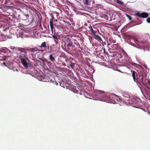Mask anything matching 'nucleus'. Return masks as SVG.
Returning <instances> with one entry per match:
<instances>
[{
    "instance_id": "obj_8",
    "label": "nucleus",
    "mask_w": 150,
    "mask_h": 150,
    "mask_svg": "<svg viewBox=\"0 0 150 150\" xmlns=\"http://www.w3.org/2000/svg\"><path fill=\"white\" fill-rule=\"evenodd\" d=\"M136 15L138 17L143 18H145L148 17V14L146 12H143L140 13L139 12H138L136 13Z\"/></svg>"
},
{
    "instance_id": "obj_17",
    "label": "nucleus",
    "mask_w": 150,
    "mask_h": 150,
    "mask_svg": "<svg viewBox=\"0 0 150 150\" xmlns=\"http://www.w3.org/2000/svg\"><path fill=\"white\" fill-rule=\"evenodd\" d=\"M84 3L85 5H90L91 4V0H83Z\"/></svg>"
},
{
    "instance_id": "obj_2",
    "label": "nucleus",
    "mask_w": 150,
    "mask_h": 150,
    "mask_svg": "<svg viewBox=\"0 0 150 150\" xmlns=\"http://www.w3.org/2000/svg\"><path fill=\"white\" fill-rule=\"evenodd\" d=\"M139 98L134 96L130 100H127L125 102L126 105H130L134 107L137 108V106H138L139 103Z\"/></svg>"
},
{
    "instance_id": "obj_41",
    "label": "nucleus",
    "mask_w": 150,
    "mask_h": 150,
    "mask_svg": "<svg viewBox=\"0 0 150 150\" xmlns=\"http://www.w3.org/2000/svg\"><path fill=\"white\" fill-rule=\"evenodd\" d=\"M57 21V20H55V21Z\"/></svg>"
},
{
    "instance_id": "obj_39",
    "label": "nucleus",
    "mask_w": 150,
    "mask_h": 150,
    "mask_svg": "<svg viewBox=\"0 0 150 150\" xmlns=\"http://www.w3.org/2000/svg\"><path fill=\"white\" fill-rule=\"evenodd\" d=\"M16 70L17 71H18V69H16Z\"/></svg>"
},
{
    "instance_id": "obj_21",
    "label": "nucleus",
    "mask_w": 150,
    "mask_h": 150,
    "mask_svg": "<svg viewBox=\"0 0 150 150\" xmlns=\"http://www.w3.org/2000/svg\"><path fill=\"white\" fill-rule=\"evenodd\" d=\"M23 18L24 20H26L29 17V15L28 14H26L25 13L23 14Z\"/></svg>"
},
{
    "instance_id": "obj_6",
    "label": "nucleus",
    "mask_w": 150,
    "mask_h": 150,
    "mask_svg": "<svg viewBox=\"0 0 150 150\" xmlns=\"http://www.w3.org/2000/svg\"><path fill=\"white\" fill-rule=\"evenodd\" d=\"M30 51L32 53L31 54L33 57L35 56V55L41 51L37 47H35L34 48H30L29 49Z\"/></svg>"
},
{
    "instance_id": "obj_5",
    "label": "nucleus",
    "mask_w": 150,
    "mask_h": 150,
    "mask_svg": "<svg viewBox=\"0 0 150 150\" xmlns=\"http://www.w3.org/2000/svg\"><path fill=\"white\" fill-rule=\"evenodd\" d=\"M37 79L38 80L43 82H47L50 83L52 82L54 84H55V83H56V85H57L58 84V83H57L56 82H54L53 80H49L47 79L44 77L43 76H38Z\"/></svg>"
},
{
    "instance_id": "obj_35",
    "label": "nucleus",
    "mask_w": 150,
    "mask_h": 150,
    "mask_svg": "<svg viewBox=\"0 0 150 150\" xmlns=\"http://www.w3.org/2000/svg\"><path fill=\"white\" fill-rule=\"evenodd\" d=\"M68 45L69 46H71V45L69 44H68Z\"/></svg>"
},
{
    "instance_id": "obj_11",
    "label": "nucleus",
    "mask_w": 150,
    "mask_h": 150,
    "mask_svg": "<svg viewBox=\"0 0 150 150\" xmlns=\"http://www.w3.org/2000/svg\"><path fill=\"white\" fill-rule=\"evenodd\" d=\"M133 40L137 44H145L146 43L145 41H142L140 40H139L135 38H134Z\"/></svg>"
},
{
    "instance_id": "obj_36",
    "label": "nucleus",
    "mask_w": 150,
    "mask_h": 150,
    "mask_svg": "<svg viewBox=\"0 0 150 150\" xmlns=\"http://www.w3.org/2000/svg\"><path fill=\"white\" fill-rule=\"evenodd\" d=\"M116 42V41L115 40L113 42V43H115Z\"/></svg>"
},
{
    "instance_id": "obj_26",
    "label": "nucleus",
    "mask_w": 150,
    "mask_h": 150,
    "mask_svg": "<svg viewBox=\"0 0 150 150\" xmlns=\"http://www.w3.org/2000/svg\"><path fill=\"white\" fill-rule=\"evenodd\" d=\"M56 27L58 29H60L62 28V26L60 25H56Z\"/></svg>"
},
{
    "instance_id": "obj_29",
    "label": "nucleus",
    "mask_w": 150,
    "mask_h": 150,
    "mask_svg": "<svg viewBox=\"0 0 150 150\" xmlns=\"http://www.w3.org/2000/svg\"><path fill=\"white\" fill-rule=\"evenodd\" d=\"M146 21L148 23H150V18H148L147 19Z\"/></svg>"
},
{
    "instance_id": "obj_9",
    "label": "nucleus",
    "mask_w": 150,
    "mask_h": 150,
    "mask_svg": "<svg viewBox=\"0 0 150 150\" xmlns=\"http://www.w3.org/2000/svg\"><path fill=\"white\" fill-rule=\"evenodd\" d=\"M115 98H113V100H111V101H110V103L117 104V103L118 102L120 101L121 100L120 96H119L115 95Z\"/></svg>"
},
{
    "instance_id": "obj_33",
    "label": "nucleus",
    "mask_w": 150,
    "mask_h": 150,
    "mask_svg": "<svg viewBox=\"0 0 150 150\" xmlns=\"http://www.w3.org/2000/svg\"><path fill=\"white\" fill-rule=\"evenodd\" d=\"M63 65L64 66H66V65L65 63H64L63 64Z\"/></svg>"
},
{
    "instance_id": "obj_15",
    "label": "nucleus",
    "mask_w": 150,
    "mask_h": 150,
    "mask_svg": "<svg viewBox=\"0 0 150 150\" xmlns=\"http://www.w3.org/2000/svg\"><path fill=\"white\" fill-rule=\"evenodd\" d=\"M47 47V45L46 42H44L41 43L40 46V48H46Z\"/></svg>"
},
{
    "instance_id": "obj_3",
    "label": "nucleus",
    "mask_w": 150,
    "mask_h": 150,
    "mask_svg": "<svg viewBox=\"0 0 150 150\" xmlns=\"http://www.w3.org/2000/svg\"><path fill=\"white\" fill-rule=\"evenodd\" d=\"M96 100H99L106 102L107 94L102 91H98L95 94Z\"/></svg>"
},
{
    "instance_id": "obj_30",
    "label": "nucleus",
    "mask_w": 150,
    "mask_h": 150,
    "mask_svg": "<svg viewBox=\"0 0 150 150\" xmlns=\"http://www.w3.org/2000/svg\"><path fill=\"white\" fill-rule=\"evenodd\" d=\"M96 37L100 40L102 41V39H101V38L98 35H97L96 36Z\"/></svg>"
},
{
    "instance_id": "obj_28",
    "label": "nucleus",
    "mask_w": 150,
    "mask_h": 150,
    "mask_svg": "<svg viewBox=\"0 0 150 150\" xmlns=\"http://www.w3.org/2000/svg\"><path fill=\"white\" fill-rule=\"evenodd\" d=\"M11 49L13 50V51H14L15 49L16 48L17 49V47H15L14 46H11Z\"/></svg>"
},
{
    "instance_id": "obj_4",
    "label": "nucleus",
    "mask_w": 150,
    "mask_h": 150,
    "mask_svg": "<svg viewBox=\"0 0 150 150\" xmlns=\"http://www.w3.org/2000/svg\"><path fill=\"white\" fill-rule=\"evenodd\" d=\"M136 81V83H138L141 86L145 85L148 82H150L148 80L147 82L145 78H144V76L141 74H140L139 75V76H137Z\"/></svg>"
},
{
    "instance_id": "obj_32",
    "label": "nucleus",
    "mask_w": 150,
    "mask_h": 150,
    "mask_svg": "<svg viewBox=\"0 0 150 150\" xmlns=\"http://www.w3.org/2000/svg\"><path fill=\"white\" fill-rule=\"evenodd\" d=\"M144 67L145 68H147V66H146V65H144Z\"/></svg>"
},
{
    "instance_id": "obj_40",
    "label": "nucleus",
    "mask_w": 150,
    "mask_h": 150,
    "mask_svg": "<svg viewBox=\"0 0 150 150\" xmlns=\"http://www.w3.org/2000/svg\"><path fill=\"white\" fill-rule=\"evenodd\" d=\"M104 44H105L106 42H104Z\"/></svg>"
},
{
    "instance_id": "obj_16",
    "label": "nucleus",
    "mask_w": 150,
    "mask_h": 150,
    "mask_svg": "<svg viewBox=\"0 0 150 150\" xmlns=\"http://www.w3.org/2000/svg\"><path fill=\"white\" fill-rule=\"evenodd\" d=\"M52 36L54 39V41L55 43L56 44H58V38L57 36L56 35H53Z\"/></svg>"
},
{
    "instance_id": "obj_34",
    "label": "nucleus",
    "mask_w": 150,
    "mask_h": 150,
    "mask_svg": "<svg viewBox=\"0 0 150 150\" xmlns=\"http://www.w3.org/2000/svg\"><path fill=\"white\" fill-rule=\"evenodd\" d=\"M103 51H104V53H105V48H104L103 49Z\"/></svg>"
},
{
    "instance_id": "obj_25",
    "label": "nucleus",
    "mask_w": 150,
    "mask_h": 150,
    "mask_svg": "<svg viewBox=\"0 0 150 150\" xmlns=\"http://www.w3.org/2000/svg\"><path fill=\"white\" fill-rule=\"evenodd\" d=\"M125 57L126 59V61H129V57L128 56V55L127 54H125Z\"/></svg>"
},
{
    "instance_id": "obj_38",
    "label": "nucleus",
    "mask_w": 150,
    "mask_h": 150,
    "mask_svg": "<svg viewBox=\"0 0 150 150\" xmlns=\"http://www.w3.org/2000/svg\"><path fill=\"white\" fill-rule=\"evenodd\" d=\"M110 21H112V18H110Z\"/></svg>"
},
{
    "instance_id": "obj_42",
    "label": "nucleus",
    "mask_w": 150,
    "mask_h": 150,
    "mask_svg": "<svg viewBox=\"0 0 150 150\" xmlns=\"http://www.w3.org/2000/svg\"><path fill=\"white\" fill-rule=\"evenodd\" d=\"M9 58V57H8L7 59H8Z\"/></svg>"
},
{
    "instance_id": "obj_27",
    "label": "nucleus",
    "mask_w": 150,
    "mask_h": 150,
    "mask_svg": "<svg viewBox=\"0 0 150 150\" xmlns=\"http://www.w3.org/2000/svg\"><path fill=\"white\" fill-rule=\"evenodd\" d=\"M126 16L129 18V20H131L132 19V18L131 16H130L129 15L126 14Z\"/></svg>"
},
{
    "instance_id": "obj_19",
    "label": "nucleus",
    "mask_w": 150,
    "mask_h": 150,
    "mask_svg": "<svg viewBox=\"0 0 150 150\" xmlns=\"http://www.w3.org/2000/svg\"><path fill=\"white\" fill-rule=\"evenodd\" d=\"M53 13L56 16L58 19L62 18L61 16V14L60 13H58L56 11L54 12Z\"/></svg>"
},
{
    "instance_id": "obj_14",
    "label": "nucleus",
    "mask_w": 150,
    "mask_h": 150,
    "mask_svg": "<svg viewBox=\"0 0 150 150\" xmlns=\"http://www.w3.org/2000/svg\"><path fill=\"white\" fill-rule=\"evenodd\" d=\"M114 1L117 4L124 7H126V4H124L123 2L119 0H114Z\"/></svg>"
},
{
    "instance_id": "obj_10",
    "label": "nucleus",
    "mask_w": 150,
    "mask_h": 150,
    "mask_svg": "<svg viewBox=\"0 0 150 150\" xmlns=\"http://www.w3.org/2000/svg\"><path fill=\"white\" fill-rule=\"evenodd\" d=\"M128 43L130 45H131L133 46H134L136 48H137L138 49H139L140 50L143 49L144 52L145 51V49H144L145 48V47H148V46H146L145 47L144 46H140L139 45H138L137 46H136L134 43H133L132 42H128Z\"/></svg>"
},
{
    "instance_id": "obj_7",
    "label": "nucleus",
    "mask_w": 150,
    "mask_h": 150,
    "mask_svg": "<svg viewBox=\"0 0 150 150\" xmlns=\"http://www.w3.org/2000/svg\"><path fill=\"white\" fill-rule=\"evenodd\" d=\"M106 96V102L108 103H110V101H111V100H113V98L116 97L115 94H107Z\"/></svg>"
},
{
    "instance_id": "obj_12",
    "label": "nucleus",
    "mask_w": 150,
    "mask_h": 150,
    "mask_svg": "<svg viewBox=\"0 0 150 150\" xmlns=\"http://www.w3.org/2000/svg\"><path fill=\"white\" fill-rule=\"evenodd\" d=\"M131 72H132V76L133 79L135 82H136V78L137 77V76H139V75H138L136 72L134 71H132Z\"/></svg>"
},
{
    "instance_id": "obj_1",
    "label": "nucleus",
    "mask_w": 150,
    "mask_h": 150,
    "mask_svg": "<svg viewBox=\"0 0 150 150\" xmlns=\"http://www.w3.org/2000/svg\"><path fill=\"white\" fill-rule=\"evenodd\" d=\"M16 48L14 49V52L17 51H19L20 52V55L19 56V59L21 62L23 67L26 69L28 68V63L29 62V60L28 57L27 52L24 51V49L21 47H17Z\"/></svg>"
},
{
    "instance_id": "obj_37",
    "label": "nucleus",
    "mask_w": 150,
    "mask_h": 150,
    "mask_svg": "<svg viewBox=\"0 0 150 150\" xmlns=\"http://www.w3.org/2000/svg\"><path fill=\"white\" fill-rule=\"evenodd\" d=\"M118 71H119V72H121L120 70H118Z\"/></svg>"
},
{
    "instance_id": "obj_13",
    "label": "nucleus",
    "mask_w": 150,
    "mask_h": 150,
    "mask_svg": "<svg viewBox=\"0 0 150 150\" xmlns=\"http://www.w3.org/2000/svg\"><path fill=\"white\" fill-rule=\"evenodd\" d=\"M122 96L125 98V101H126L127 98H128L130 97V96L129 94L127 93L123 92L122 93Z\"/></svg>"
},
{
    "instance_id": "obj_18",
    "label": "nucleus",
    "mask_w": 150,
    "mask_h": 150,
    "mask_svg": "<svg viewBox=\"0 0 150 150\" xmlns=\"http://www.w3.org/2000/svg\"><path fill=\"white\" fill-rule=\"evenodd\" d=\"M50 28L51 29V31L52 32V34H53V33L54 32V30H53V29H54V27L53 25V24L52 23L51 21H50Z\"/></svg>"
},
{
    "instance_id": "obj_23",
    "label": "nucleus",
    "mask_w": 150,
    "mask_h": 150,
    "mask_svg": "<svg viewBox=\"0 0 150 150\" xmlns=\"http://www.w3.org/2000/svg\"><path fill=\"white\" fill-rule=\"evenodd\" d=\"M49 59L52 62H54L55 60L54 58L53 57L52 55L50 54L49 56Z\"/></svg>"
},
{
    "instance_id": "obj_24",
    "label": "nucleus",
    "mask_w": 150,
    "mask_h": 150,
    "mask_svg": "<svg viewBox=\"0 0 150 150\" xmlns=\"http://www.w3.org/2000/svg\"><path fill=\"white\" fill-rule=\"evenodd\" d=\"M90 29V31L93 34H95L96 33V32H95L93 29L92 28V26L91 25H90L88 27Z\"/></svg>"
},
{
    "instance_id": "obj_22",
    "label": "nucleus",
    "mask_w": 150,
    "mask_h": 150,
    "mask_svg": "<svg viewBox=\"0 0 150 150\" xmlns=\"http://www.w3.org/2000/svg\"><path fill=\"white\" fill-rule=\"evenodd\" d=\"M67 67L68 68H70L71 67L72 69L74 68V64L72 62H71L70 64H69L67 65Z\"/></svg>"
},
{
    "instance_id": "obj_31",
    "label": "nucleus",
    "mask_w": 150,
    "mask_h": 150,
    "mask_svg": "<svg viewBox=\"0 0 150 150\" xmlns=\"http://www.w3.org/2000/svg\"><path fill=\"white\" fill-rule=\"evenodd\" d=\"M78 91L77 90L75 91L74 92V93L76 92V93H78Z\"/></svg>"
},
{
    "instance_id": "obj_20",
    "label": "nucleus",
    "mask_w": 150,
    "mask_h": 150,
    "mask_svg": "<svg viewBox=\"0 0 150 150\" xmlns=\"http://www.w3.org/2000/svg\"><path fill=\"white\" fill-rule=\"evenodd\" d=\"M111 47L113 49V50L117 49L118 48V46L117 44H113L111 45Z\"/></svg>"
}]
</instances>
